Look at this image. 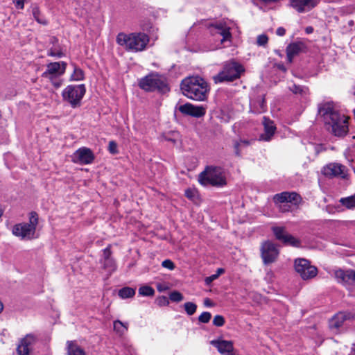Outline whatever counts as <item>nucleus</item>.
Segmentation results:
<instances>
[{"label": "nucleus", "instance_id": "nucleus-1", "mask_svg": "<svg viewBox=\"0 0 355 355\" xmlns=\"http://www.w3.org/2000/svg\"><path fill=\"white\" fill-rule=\"evenodd\" d=\"M318 113L322 118L326 130L331 135L340 138L347 135L349 117L341 114L334 102L320 103Z\"/></svg>", "mask_w": 355, "mask_h": 355}, {"label": "nucleus", "instance_id": "nucleus-2", "mask_svg": "<svg viewBox=\"0 0 355 355\" xmlns=\"http://www.w3.org/2000/svg\"><path fill=\"white\" fill-rule=\"evenodd\" d=\"M180 89L184 96L196 101H206L210 90L207 82L199 76L184 78Z\"/></svg>", "mask_w": 355, "mask_h": 355}, {"label": "nucleus", "instance_id": "nucleus-3", "mask_svg": "<svg viewBox=\"0 0 355 355\" xmlns=\"http://www.w3.org/2000/svg\"><path fill=\"white\" fill-rule=\"evenodd\" d=\"M149 36L144 33H118L116 38V43L128 52H140L146 49L149 43Z\"/></svg>", "mask_w": 355, "mask_h": 355}, {"label": "nucleus", "instance_id": "nucleus-4", "mask_svg": "<svg viewBox=\"0 0 355 355\" xmlns=\"http://www.w3.org/2000/svg\"><path fill=\"white\" fill-rule=\"evenodd\" d=\"M138 86L146 92H157L165 94L170 91L167 78L157 72H150L139 79Z\"/></svg>", "mask_w": 355, "mask_h": 355}, {"label": "nucleus", "instance_id": "nucleus-5", "mask_svg": "<svg viewBox=\"0 0 355 355\" xmlns=\"http://www.w3.org/2000/svg\"><path fill=\"white\" fill-rule=\"evenodd\" d=\"M198 181L203 186L222 187L227 184L223 169L213 166H206L205 171L199 174Z\"/></svg>", "mask_w": 355, "mask_h": 355}, {"label": "nucleus", "instance_id": "nucleus-6", "mask_svg": "<svg viewBox=\"0 0 355 355\" xmlns=\"http://www.w3.org/2000/svg\"><path fill=\"white\" fill-rule=\"evenodd\" d=\"M245 71L243 66L235 61L225 62L222 71L213 77L214 83L223 82H232L239 79L242 73Z\"/></svg>", "mask_w": 355, "mask_h": 355}, {"label": "nucleus", "instance_id": "nucleus-7", "mask_svg": "<svg viewBox=\"0 0 355 355\" xmlns=\"http://www.w3.org/2000/svg\"><path fill=\"white\" fill-rule=\"evenodd\" d=\"M39 221V216L36 211L29 214V223L16 224L12 227V234L21 239H31L34 237Z\"/></svg>", "mask_w": 355, "mask_h": 355}, {"label": "nucleus", "instance_id": "nucleus-8", "mask_svg": "<svg viewBox=\"0 0 355 355\" xmlns=\"http://www.w3.org/2000/svg\"><path fill=\"white\" fill-rule=\"evenodd\" d=\"M86 93L85 84L68 85L62 92L64 101H67L71 107L81 105V101Z\"/></svg>", "mask_w": 355, "mask_h": 355}, {"label": "nucleus", "instance_id": "nucleus-9", "mask_svg": "<svg viewBox=\"0 0 355 355\" xmlns=\"http://www.w3.org/2000/svg\"><path fill=\"white\" fill-rule=\"evenodd\" d=\"M294 267L296 272L304 280L313 279L318 274V269L306 259L297 258L295 260Z\"/></svg>", "mask_w": 355, "mask_h": 355}, {"label": "nucleus", "instance_id": "nucleus-10", "mask_svg": "<svg viewBox=\"0 0 355 355\" xmlns=\"http://www.w3.org/2000/svg\"><path fill=\"white\" fill-rule=\"evenodd\" d=\"M347 168L340 163H330L322 168V174L329 178L347 179Z\"/></svg>", "mask_w": 355, "mask_h": 355}, {"label": "nucleus", "instance_id": "nucleus-11", "mask_svg": "<svg viewBox=\"0 0 355 355\" xmlns=\"http://www.w3.org/2000/svg\"><path fill=\"white\" fill-rule=\"evenodd\" d=\"M334 275L338 282L343 284L347 288L351 289L352 286H355V271L339 269L335 271Z\"/></svg>", "mask_w": 355, "mask_h": 355}, {"label": "nucleus", "instance_id": "nucleus-12", "mask_svg": "<svg viewBox=\"0 0 355 355\" xmlns=\"http://www.w3.org/2000/svg\"><path fill=\"white\" fill-rule=\"evenodd\" d=\"M100 262L102 268L108 275H111L116 270V263L112 257V252L110 247H107L103 250Z\"/></svg>", "mask_w": 355, "mask_h": 355}, {"label": "nucleus", "instance_id": "nucleus-13", "mask_svg": "<svg viewBox=\"0 0 355 355\" xmlns=\"http://www.w3.org/2000/svg\"><path fill=\"white\" fill-rule=\"evenodd\" d=\"M178 110L184 115L196 118L204 116L206 114V109L202 105H194L190 103L180 105Z\"/></svg>", "mask_w": 355, "mask_h": 355}, {"label": "nucleus", "instance_id": "nucleus-14", "mask_svg": "<svg viewBox=\"0 0 355 355\" xmlns=\"http://www.w3.org/2000/svg\"><path fill=\"white\" fill-rule=\"evenodd\" d=\"M67 63L64 61L50 62L46 65V69L42 73L43 78L62 76L67 69Z\"/></svg>", "mask_w": 355, "mask_h": 355}, {"label": "nucleus", "instance_id": "nucleus-15", "mask_svg": "<svg viewBox=\"0 0 355 355\" xmlns=\"http://www.w3.org/2000/svg\"><path fill=\"white\" fill-rule=\"evenodd\" d=\"M272 232L275 238L284 244H300V241L288 233L284 227H273Z\"/></svg>", "mask_w": 355, "mask_h": 355}, {"label": "nucleus", "instance_id": "nucleus-16", "mask_svg": "<svg viewBox=\"0 0 355 355\" xmlns=\"http://www.w3.org/2000/svg\"><path fill=\"white\" fill-rule=\"evenodd\" d=\"M306 46L302 42H295L289 44L286 49L287 62L292 63L293 58L301 53L306 52Z\"/></svg>", "mask_w": 355, "mask_h": 355}, {"label": "nucleus", "instance_id": "nucleus-17", "mask_svg": "<svg viewBox=\"0 0 355 355\" xmlns=\"http://www.w3.org/2000/svg\"><path fill=\"white\" fill-rule=\"evenodd\" d=\"M318 5L316 0H290V6L299 13L309 12Z\"/></svg>", "mask_w": 355, "mask_h": 355}, {"label": "nucleus", "instance_id": "nucleus-18", "mask_svg": "<svg viewBox=\"0 0 355 355\" xmlns=\"http://www.w3.org/2000/svg\"><path fill=\"white\" fill-rule=\"evenodd\" d=\"M77 162L82 164H89L94 160V155L91 149L83 147L78 148L74 153Z\"/></svg>", "mask_w": 355, "mask_h": 355}, {"label": "nucleus", "instance_id": "nucleus-19", "mask_svg": "<svg viewBox=\"0 0 355 355\" xmlns=\"http://www.w3.org/2000/svg\"><path fill=\"white\" fill-rule=\"evenodd\" d=\"M261 252L265 264L274 262L279 254V250L276 248V245H262Z\"/></svg>", "mask_w": 355, "mask_h": 355}, {"label": "nucleus", "instance_id": "nucleus-20", "mask_svg": "<svg viewBox=\"0 0 355 355\" xmlns=\"http://www.w3.org/2000/svg\"><path fill=\"white\" fill-rule=\"evenodd\" d=\"M263 125L264 127V133L260 135V139L269 141L276 131V126L274 122L267 116L263 117Z\"/></svg>", "mask_w": 355, "mask_h": 355}, {"label": "nucleus", "instance_id": "nucleus-21", "mask_svg": "<svg viewBox=\"0 0 355 355\" xmlns=\"http://www.w3.org/2000/svg\"><path fill=\"white\" fill-rule=\"evenodd\" d=\"M211 344L217 348L218 351L224 355H233V343L225 340H214L211 341Z\"/></svg>", "mask_w": 355, "mask_h": 355}, {"label": "nucleus", "instance_id": "nucleus-22", "mask_svg": "<svg viewBox=\"0 0 355 355\" xmlns=\"http://www.w3.org/2000/svg\"><path fill=\"white\" fill-rule=\"evenodd\" d=\"M31 12L35 20L40 24L46 26L49 24V21L46 18L44 14L41 12L39 6L36 4H32L31 6Z\"/></svg>", "mask_w": 355, "mask_h": 355}, {"label": "nucleus", "instance_id": "nucleus-23", "mask_svg": "<svg viewBox=\"0 0 355 355\" xmlns=\"http://www.w3.org/2000/svg\"><path fill=\"white\" fill-rule=\"evenodd\" d=\"M32 340L33 337L27 336L21 341V343L18 345L17 349L19 355H30L29 345H31Z\"/></svg>", "mask_w": 355, "mask_h": 355}, {"label": "nucleus", "instance_id": "nucleus-24", "mask_svg": "<svg viewBox=\"0 0 355 355\" xmlns=\"http://www.w3.org/2000/svg\"><path fill=\"white\" fill-rule=\"evenodd\" d=\"M347 319V314L345 313H338L335 315L329 322V327L331 329H338L340 327L343 322Z\"/></svg>", "mask_w": 355, "mask_h": 355}, {"label": "nucleus", "instance_id": "nucleus-25", "mask_svg": "<svg viewBox=\"0 0 355 355\" xmlns=\"http://www.w3.org/2000/svg\"><path fill=\"white\" fill-rule=\"evenodd\" d=\"M67 355H86L85 352L75 341H67Z\"/></svg>", "mask_w": 355, "mask_h": 355}, {"label": "nucleus", "instance_id": "nucleus-26", "mask_svg": "<svg viewBox=\"0 0 355 355\" xmlns=\"http://www.w3.org/2000/svg\"><path fill=\"white\" fill-rule=\"evenodd\" d=\"M73 67V71L71 75L70 80L73 81H80L85 79V73L82 69L78 67L76 64H72Z\"/></svg>", "mask_w": 355, "mask_h": 355}, {"label": "nucleus", "instance_id": "nucleus-27", "mask_svg": "<svg viewBox=\"0 0 355 355\" xmlns=\"http://www.w3.org/2000/svg\"><path fill=\"white\" fill-rule=\"evenodd\" d=\"M339 202L347 209H355V194L341 198L339 200Z\"/></svg>", "mask_w": 355, "mask_h": 355}, {"label": "nucleus", "instance_id": "nucleus-28", "mask_svg": "<svg viewBox=\"0 0 355 355\" xmlns=\"http://www.w3.org/2000/svg\"><path fill=\"white\" fill-rule=\"evenodd\" d=\"M302 202L301 196L295 191H287V202L292 203L295 206H298Z\"/></svg>", "mask_w": 355, "mask_h": 355}, {"label": "nucleus", "instance_id": "nucleus-29", "mask_svg": "<svg viewBox=\"0 0 355 355\" xmlns=\"http://www.w3.org/2000/svg\"><path fill=\"white\" fill-rule=\"evenodd\" d=\"M118 295L121 299L130 298L135 295V289L131 287H123L119 291Z\"/></svg>", "mask_w": 355, "mask_h": 355}, {"label": "nucleus", "instance_id": "nucleus-30", "mask_svg": "<svg viewBox=\"0 0 355 355\" xmlns=\"http://www.w3.org/2000/svg\"><path fill=\"white\" fill-rule=\"evenodd\" d=\"M289 89L293 94H300L301 96L306 95L309 92V88L307 87L296 84H293Z\"/></svg>", "mask_w": 355, "mask_h": 355}, {"label": "nucleus", "instance_id": "nucleus-31", "mask_svg": "<svg viewBox=\"0 0 355 355\" xmlns=\"http://www.w3.org/2000/svg\"><path fill=\"white\" fill-rule=\"evenodd\" d=\"M139 295L144 297H152L155 295V290L148 285L141 286L138 290Z\"/></svg>", "mask_w": 355, "mask_h": 355}, {"label": "nucleus", "instance_id": "nucleus-32", "mask_svg": "<svg viewBox=\"0 0 355 355\" xmlns=\"http://www.w3.org/2000/svg\"><path fill=\"white\" fill-rule=\"evenodd\" d=\"M47 55L51 57L62 58L64 56V53L62 51V48L58 45V46L50 48L47 51Z\"/></svg>", "mask_w": 355, "mask_h": 355}, {"label": "nucleus", "instance_id": "nucleus-33", "mask_svg": "<svg viewBox=\"0 0 355 355\" xmlns=\"http://www.w3.org/2000/svg\"><path fill=\"white\" fill-rule=\"evenodd\" d=\"M114 329L120 334H123L128 330V324L120 320L114 322Z\"/></svg>", "mask_w": 355, "mask_h": 355}, {"label": "nucleus", "instance_id": "nucleus-34", "mask_svg": "<svg viewBox=\"0 0 355 355\" xmlns=\"http://www.w3.org/2000/svg\"><path fill=\"white\" fill-rule=\"evenodd\" d=\"M273 202L275 204L287 202V191L275 194L273 196Z\"/></svg>", "mask_w": 355, "mask_h": 355}, {"label": "nucleus", "instance_id": "nucleus-35", "mask_svg": "<svg viewBox=\"0 0 355 355\" xmlns=\"http://www.w3.org/2000/svg\"><path fill=\"white\" fill-rule=\"evenodd\" d=\"M184 310L189 315H193L197 309V305L193 302H186L184 304Z\"/></svg>", "mask_w": 355, "mask_h": 355}, {"label": "nucleus", "instance_id": "nucleus-36", "mask_svg": "<svg viewBox=\"0 0 355 355\" xmlns=\"http://www.w3.org/2000/svg\"><path fill=\"white\" fill-rule=\"evenodd\" d=\"M218 33L223 37L221 40L222 43L225 41L230 40L232 38V33L230 32V27H225L220 32H218Z\"/></svg>", "mask_w": 355, "mask_h": 355}, {"label": "nucleus", "instance_id": "nucleus-37", "mask_svg": "<svg viewBox=\"0 0 355 355\" xmlns=\"http://www.w3.org/2000/svg\"><path fill=\"white\" fill-rule=\"evenodd\" d=\"M169 298L172 302H179L183 300L184 297L179 291H173L169 295Z\"/></svg>", "mask_w": 355, "mask_h": 355}, {"label": "nucleus", "instance_id": "nucleus-38", "mask_svg": "<svg viewBox=\"0 0 355 355\" xmlns=\"http://www.w3.org/2000/svg\"><path fill=\"white\" fill-rule=\"evenodd\" d=\"M268 42V37L266 34H261L258 35L257 39V44L259 46H264Z\"/></svg>", "mask_w": 355, "mask_h": 355}, {"label": "nucleus", "instance_id": "nucleus-39", "mask_svg": "<svg viewBox=\"0 0 355 355\" xmlns=\"http://www.w3.org/2000/svg\"><path fill=\"white\" fill-rule=\"evenodd\" d=\"M211 314L209 312L205 311L199 315L198 320L202 323H207L211 320Z\"/></svg>", "mask_w": 355, "mask_h": 355}, {"label": "nucleus", "instance_id": "nucleus-40", "mask_svg": "<svg viewBox=\"0 0 355 355\" xmlns=\"http://www.w3.org/2000/svg\"><path fill=\"white\" fill-rule=\"evenodd\" d=\"M225 324V319L223 316L220 315H216L214 316L213 320V324L216 327H222Z\"/></svg>", "mask_w": 355, "mask_h": 355}, {"label": "nucleus", "instance_id": "nucleus-41", "mask_svg": "<svg viewBox=\"0 0 355 355\" xmlns=\"http://www.w3.org/2000/svg\"><path fill=\"white\" fill-rule=\"evenodd\" d=\"M55 88L58 89L62 85V80L58 79L56 76L47 77Z\"/></svg>", "mask_w": 355, "mask_h": 355}, {"label": "nucleus", "instance_id": "nucleus-42", "mask_svg": "<svg viewBox=\"0 0 355 355\" xmlns=\"http://www.w3.org/2000/svg\"><path fill=\"white\" fill-rule=\"evenodd\" d=\"M108 150L111 154L115 155L119 153L117 144L114 141H110L108 144Z\"/></svg>", "mask_w": 355, "mask_h": 355}, {"label": "nucleus", "instance_id": "nucleus-43", "mask_svg": "<svg viewBox=\"0 0 355 355\" xmlns=\"http://www.w3.org/2000/svg\"><path fill=\"white\" fill-rule=\"evenodd\" d=\"M233 146H234V149L235 155L238 157H241V151L240 149L241 142H239V141H234Z\"/></svg>", "mask_w": 355, "mask_h": 355}, {"label": "nucleus", "instance_id": "nucleus-44", "mask_svg": "<svg viewBox=\"0 0 355 355\" xmlns=\"http://www.w3.org/2000/svg\"><path fill=\"white\" fill-rule=\"evenodd\" d=\"M162 266L164 268L169 269V270H173L175 268V265H174L173 262L172 261H171L170 259H166V260L163 261L162 263Z\"/></svg>", "mask_w": 355, "mask_h": 355}, {"label": "nucleus", "instance_id": "nucleus-45", "mask_svg": "<svg viewBox=\"0 0 355 355\" xmlns=\"http://www.w3.org/2000/svg\"><path fill=\"white\" fill-rule=\"evenodd\" d=\"M259 107H260V108L259 110V112L261 113V112H266V109H267V105H266L265 96H263L261 101L259 102Z\"/></svg>", "mask_w": 355, "mask_h": 355}, {"label": "nucleus", "instance_id": "nucleus-46", "mask_svg": "<svg viewBox=\"0 0 355 355\" xmlns=\"http://www.w3.org/2000/svg\"><path fill=\"white\" fill-rule=\"evenodd\" d=\"M156 288L159 292H163L169 289V286L167 284L160 282L156 284Z\"/></svg>", "mask_w": 355, "mask_h": 355}, {"label": "nucleus", "instance_id": "nucleus-47", "mask_svg": "<svg viewBox=\"0 0 355 355\" xmlns=\"http://www.w3.org/2000/svg\"><path fill=\"white\" fill-rule=\"evenodd\" d=\"M157 302L159 306H165L168 305L169 302L166 297L162 296L157 299Z\"/></svg>", "mask_w": 355, "mask_h": 355}, {"label": "nucleus", "instance_id": "nucleus-48", "mask_svg": "<svg viewBox=\"0 0 355 355\" xmlns=\"http://www.w3.org/2000/svg\"><path fill=\"white\" fill-rule=\"evenodd\" d=\"M12 1L16 8L21 10L24 9L25 0H12Z\"/></svg>", "mask_w": 355, "mask_h": 355}, {"label": "nucleus", "instance_id": "nucleus-49", "mask_svg": "<svg viewBox=\"0 0 355 355\" xmlns=\"http://www.w3.org/2000/svg\"><path fill=\"white\" fill-rule=\"evenodd\" d=\"M184 195L188 199L193 200L195 197V191L189 188L185 190Z\"/></svg>", "mask_w": 355, "mask_h": 355}, {"label": "nucleus", "instance_id": "nucleus-50", "mask_svg": "<svg viewBox=\"0 0 355 355\" xmlns=\"http://www.w3.org/2000/svg\"><path fill=\"white\" fill-rule=\"evenodd\" d=\"M226 26H226L225 23H222V22L216 23V24H213L211 25V27H214V28L218 30V32H220Z\"/></svg>", "mask_w": 355, "mask_h": 355}, {"label": "nucleus", "instance_id": "nucleus-51", "mask_svg": "<svg viewBox=\"0 0 355 355\" xmlns=\"http://www.w3.org/2000/svg\"><path fill=\"white\" fill-rule=\"evenodd\" d=\"M218 278L217 275H211V276H209L205 278V282L206 285H209L213 281L216 279Z\"/></svg>", "mask_w": 355, "mask_h": 355}, {"label": "nucleus", "instance_id": "nucleus-52", "mask_svg": "<svg viewBox=\"0 0 355 355\" xmlns=\"http://www.w3.org/2000/svg\"><path fill=\"white\" fill-rule=\"evenodd\" d=\"M276 34L280 37L284 36L286 34V29L284 27L280 26L277 28Z\"/></svg>", "mask_w": 355, "mask_h": 355}, {"label": "nucleus", "instance_id": "nucleus-53", "mask_svg": "<svg viewBox=\"0 0 355 355\" xmlns=\"http://www.w3.org/2000/svg\"><path fill=\"white\" fill-rule=\"evenodd\" d=\"M204 305L207 307H212L214 306V304L209 298H205L204 300Z\"/></svg>", "mask_w": 355, "mask_h": 355}, {"label": "nucleus", "instance_id": "nucleus-54", "mask_svg": "<svg viewBox=\"0 0 355 355\" xmlns=\"http://www.w3.org/2000/svg\"><path fill=\"white\" fill-rule=\"evenodd\" d=\"M49 43L53 45H56L58 44V38L55 36H51L49 39Z\"/></svg>", "mask_w": 355, "mask_h": 355}, {"label": "nucleus", "instance_id": "nucleus-55", "mask_svg": "<svg viewBox=\"0 0 355 355\" xmlns=\"http://www.w3.org/2000/svg\"><path fill=\"white\" fill-rule=\"evenodd\" d=\"M276 67H277V69H279L283 72H286L287 71L286 67L284 66L283 63H278L276 64Z\"/></svg>", "mask_w": 355, "mask_h": 355}, {"label": "nucleus", "instance_id": "nucleus-56", "mask_svg": "<svg viewBox=\"0 0 355 355\" xmlns=\"http://www.w3.org/2000/svg\"><path fill=\"white\" fill-rule=\"evenodd\" d=\"M239 141L241 142V145L243 144L246 146L251 144L250 141L247 139H240Z\"/></svg>", "mask_w": 355, "mask_h": 355}, {"label": "nucleus", "instance_id": "nucleus-57", "mask_svg": "<svg viewBox=\"0 0 355 355\" xmlns=\"http://www.w3.org/2000/svg\"><path fill=\"white\" fill-rule=\"evenodd\" d=\"M224 272H225L224 269L220 268L217 269L216 273L215 275H217V277H218L220 275L224 273Z\"/></svg>", "mask_w": 355, "mask_h": 355}, {"label": "nucleus", "instance_id": "nucleus-58", "mask_svg": "<svg viewBox=\"0 0 355 355\" xmlns=\"http://www.w3.org/2000/svg\"><path fill=\"white\" fill-rule=\"evenodd\" d=\"M313 31V28L311 26H309L306 28V33L308 34L312 33Z\"/></svg>", "mask_w": 355, "mask_h": 355}, {"label": "nucleus", "instance_id": "nucleus-59", "mask_svg": "<svg viewBox=\"0 0 355 355\" xmlns=\"http://www.w3.org/2000/svg\"><path fill=\"white\" fill-rule=\"evenodd\" d=\"M321 148H322V146H317V147H316V148H315V151H316V153H320V151H321Z\"/></svg>", "mask_w": 355, "mask_h": 355}, {"label": "nucleus", "instance_id": "nucleus-60", "mask_svg": "<svg viewBox=\"0 0 355 355\" xmlns=\"http://www.w3.org/2000/svg\"><path fill=\"white\" fill-rule=\"evenodd\" d=\"M262 244L267 245V244H272V243L269 241H266Z\"/></svg>", "mask_w": 355, "mask_h": 355}, {"label": "nucleus", "instance_id": "nucleus-61", "mask_svg": "<svg viewBox=\"0 0 355 355\" xmlns=\"http://www.w3.org/2000/svg\"><path fill=\"white\" fill-rule=\"evenodd\" d=\"M352 349V351L355 353V344H353Z\"/></svg>", "mask_w": 355, "mask_h": 355}, {"label": "nucleus", "instance_id": "nucleus-62", "mask_svg": "<svg viewBox=\"0 0 355 355\" xmlns=\"http://www.w3.org/2000/svg\"><path fill=\"white\" fill-rule=\"evenodd\" d=\"M3 213V210L1 209H0V218L2 216Z\"/></svg>", "mask_w": 355, "mask_h": 355}, {"label": "nucleus", "instance_id": "nucleus-63", "mask_svg": "<svg viewBox=\"0 0 355 355\" xmlns=\"http://www.w3.org/2000/svg\"><path fill=\"white\" fill-rule=\"evenodd\" d=\"M353 23H354V21H351L349 23V24H352Z\"/></svg>", "mask_w": 355, "mask_h": 355}]
</instances>
